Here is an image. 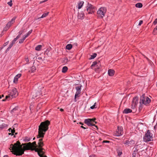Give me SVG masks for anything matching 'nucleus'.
Instances as JSON below:
<instances>
[{"label":"nucleus","mask_w":157,"mask_h":157,"mask_svg":"<svg viewBox=\"0 0 157 157\" xmlns=\"http://www.w3.org/2000/svg\"><path fill=\"white\" fill-rule=\"evenodd\" d=\"M20 144L19 142L17 141L14 144L10 145V149L12 150V152H13L14 155H21L24 154L25 150L30 149L32 150H35L36 152H37L40 157H47L46 156L43 155L44 149L42 147L44 145V144L42 139L39 140L38 147L37 146H33L30 142H29L23 144V149Z\"/></svg>","instance_id":"obj_1"},{"label":"nucleus","mask_w":157,"mask_h":157,"mask_svg":"<svg viewBox=\"0 0 157 157\" xmlns=\"http://www.w3.org/2000/svg\"><path fill=\"white\" fill-rule=\"evenodd\" d=\"M50 124V122L48 121L42 122L39 126L38 134L37 138H43L45 132L48 128V126Z\"/></svg>","instance_id":"obj_2"},{"label":"nucleus","mask_w":157,"mask_h":157,"mask_svg":"<svg viewBox=\"0 0 157 157\" xmlns=\"http://www.w3.org/2000/svg\"><path fill=\"white\" fill-rule=\"evenodd\" d=\"M17 89L13 88L8 92V95L6 96V99H3L2 101H5L6 99L9 100L10 99L16 97L18 95Z\"/></svg>","instance_id":"obj_3"},{"label":"nucleus","mask_w":157,"mask_h":157,"mask_svg":"<svg viewBox=\"0 0 157 157\" xmlns=\"http://www.w3.org/2000/svg\"><path fill=\"white\" fill-rule=\"evenodd\" d=\"M143 140L145 142H148L153 140V135L150 130H148L143 137Z\"/></svg>","instance_id":"obj_4"},{"label":"nucleus","mask_w":157,"mask_h":157,"mask_svg":"<svg viewBox=\"0 0 157 157\" xmlns=\"http://www.w3.org/2000/svg\"><path fill=\"white\" fill-rule=\"evenodd\" d=\"M106 11V7H102L100 8L97 12V16L101 18H103L105 16Z\"/></svg>","instance_id":"obj_5"},{"label":"nucleus","mask_w":157,"mask_h":157,"mask_svg":"<svg viewBox=\"0 0 157 157\" xmlns=\"http://www.w3.org/2000/svg\"><path fill=\"white\" fill-rule=\"evenodd\" d=\"M96 118H94L93 119H85V123L88 126H93L97 128V126L95 125V124H96L97 122L95 121Z\"/></svg>","instance_id":"obj_6"},{"label":"nucleus","mask_w":157,"mask_h":157,"mask_svg":"<svg viewBox=\"0 0 157 157\" xmlns=\"http://www.w3.org/2000/svg\"><path fill=\"white\" fill-rule=\"evenodd\" d=\"M151 102V100L147 97L145 96L144 95L141 97L140 103L141 104L147 105L149 104Z\"/></svg>","instance_id":"obj_7"},{"label":"nucleus","mask_w":157,"mask_h":157,"mask_svg":"<svg viewBox=\"0 0 157 157\" xmlns=\"http://www.w3.org/2000/svg\"><path fill=\"white\" fill-rule=\"evenodd\" d=\"M86 11L88 14H93L95 11V7L90 4L88 3L86 6Z\"/></svg>","instance_id":"obj_8"},{"label":"nucleus","mask_w":157,"mask_h":157,"mask_svg":"<svg viewBox=\"0 0 157 157\" xmlns=\"http://www.w3.org/2000/svg\"><path fill=\"white\" fill-rule=\"evenodd\" d=\"M138 103V98L137 97H135L133 98L132 101L131 105V108L132 109H134Z\"/></svg>","instance_id":"obj_9"},{"label":"nucleus","mask_w":157,"mask_h":157,"mask_svg":"<svg viewBox=\"0 0 157 157\" xmlns=\"http://www.w3.org/2000/svg\"><path fill=\"white\" fill-rule=\"evenodd\" d=\"M123 133V128L122 127H118L115 133V135L117 136H120Z\"/></svg>","instance_id":"obj_10"},{"label":"nucleus","mask_w":157,"mask_h":157,"mask_svg":"<svg viewBox=\"0 0 157 157\" xmlns=\"http://www.w3.org/2000/svg\"><path fill=\"white\" fill-rule=\"evenodd\" d=\"M32 94L33 96L32 98H39L40 97V92H39L38 91L36 92V91H34L33 92Z\"/></svg>","instance_id":"obj_11"},{"label":"nucleus","mask_w":157,"mask_h":157,"mask_svg":"<svg viewBox=\"0 0 157 157\" xmlns=\"http://www.w3.org/2000/svg\"><path fill=\"white\" fill-rule=\"evenodd\" d=\"M16 18V17H13L11 21L8 23L6 25V27L8 28H10L11 26L12 25L14 22Z\"/></svg>","instance_id":"obj_12"},{"label":"nucleus","mask_w":157,"mask_h":157,"mask_svg":"<svg viewBox=\"0 0 157 157\" xmlns=\"http://www.w3.org/2000/svg\"><path fill=\"white\" fill-rule=\"evenodd\" d=\"M124 144L126 145L130 146L134 144L135 142L133 140H131L130 141L127 140L125 141Z\"/></svg>","instance_id":"obj_13"},{"label":"nucleus","mask_w":157,"mask_h":157,"mask_svg":"<svg viewBox=\"0 0 157 157\" xmlns=\"http://www.w3.org/2000/svg\"><path fill=\"white\" fill-rule=\"evenodd\" d=\"M84 17V13L82 12H78V19H83Z\"/></svg>","instance_id":"obj_14"},{"label":"nucleus","mask_w":157,"mask_h":157,"mask_svg":"<svg viewBox=\"0 0 157 157\" xmlns=\"http://www.w3.org/2000/svg\"><path fill=\"white\" fill-rule=\"evenodd\" d=\"M21 74H18L14 77L13 80V82L14 83H16L17 82L18 79L21 76Z\"/></svg>","instance_id":"obj_15"},{"label":"nucleus","mask_w":157,"mask_h":157,"mask_svg":"<svg viewBox=\"0 0 157 157\" xmlns=\"http://www.w3.org/2000/svg\"><path fill=\"white\" fill-rule=\"evenodd\" d=\"M81 93V91H76L75 96V102L77 101V100H76V98L80 96V94Z\"/></svg>","instance_id":"obj_16"},{"label":"nucleus","mask_w":157,"mask_h":157,"mask_svg":"<svg viewBox=\"0 0 157 157\" xmlns=\"http://www.w3.org/2000/svg\"><path fill=\"white\" fill-rule=\"evenodd\" d=\"M84 2L83 1H80L78 3V8L79 9H81L83 6L84 4Z\"/></svg>","instance_id":"obj_17"},{"label":"nucleus","mask_w":157,"mask_h":157,"mask_svg":"<svg viewBox=\"0 0 157 157\" xmlns=\"http://www.w3.org/2000/svg\"><path fill=\"white\" fill-rule=\"evenodd\" d=\"M115 71L112 69H109L108 70V74L109 76H112L114 74Z\"/></svg>","instance_id":"obj_18"},{"label":"nucleus","mask_w":157,"mask_h":157,"mask_svg":"<svg viewBox=\"0 0 157 157\" xmlns=\"http://www.w3.org/2000/svg\"><path fill=\"white\" fill-rule=\"evenodd\" d=\"M8 125L7 124H2L0 125V130H2L6 128Z\"/></svg>","instance_id":"obj_19"},{"label":"nucleus","mask_w":157,"mask_h":157,"mask_svg":"<svg viewBox=\"0 0 157 157\" xmlns=\"http://www.w3.org/2000/svg\"><path fill=\"white\" fill-rule=\"evenodd\" d=\"M132 110L130 109L127 108L124 109L123 111V113H128L132 112Z\"/></svg>","instance_id":"obj_20"},{"label":"nucleus","mask_w":157,"mask_h":157,"mask_svg":"<svg viewBox=\"0 0 157 157\" xmlns=\"http://www.w3.org/2000/svg\"><path fill=\"white\" fill-rule=\"evenodd\" d=\"M135 147V148L136 151H138L140 149L142 148V145H136Z\"/></svg>","instance_id":"obj_21"},{"label":"nucleus","mask_w":157,"mask_h":157,"mask_svg":"<svg viewBox=\"0 0 157 157\" xmlns=\"http://www.w3.org/2000/svg\"><path fill=\"white\" fill-rule=\"evenodd\" d=\"M68 68L67 67L64 66L63 67L62 70V72L64 73H65L67 71Z\"/></svg>","instance_id":"obj_22"},{"label":"nucleus","mask_w":157,"mask_h":157,"mask_svg":"<svg viewBox=\"0 0 157 157\" xmlns=\"http://www.w3.org/2000/svg\"><path fill=\"white\" fill-rule=\"evenodd\" d=\"M42 48V46L41 45H38L35 48V50L36 51H39Z\"/></svg>","instance_id":"obj_23"},{"label":"nucleus","mask_w":157,"mask_h":157,"mask_svg":"<svg viewBox=\"0 0 157 157\" xmlns=\"http://www.w3.org/2000/svg\"><path fill=\"white\" fill-rule=\"evenodd\" d=\"M138 8H141L142 7L143 5L141 3H138L135 5Z\"/></svg>","instance_id":"obj_24"},{"label":"nucleus","mask_w":157,"mask_h":157,"mask_svg":"<svg viewBox=\"0 0 157 157\" xmlns=\"http://www.w3.org/2000/svg\"><path fill=\"white\" fill-rule=\"evenodd\" d=\"M49 13V12H47V13H43L42 15L41 16V17H40V18H43L44 17H46L47 16H48Z\"/></svg>","instance_id":"obj_25"},{"label":"nucleus","mask_w":157,"mask_h":157,"mask_svg":"<svg viewBox=\"0 0 157 157\" xmlns=\"http://www.w3.org/2000/svg\"><path fill=\"white\" fill-rule=\"evenodd\" d=\"M81 85H79L75 87L76 91H81Z\"/></svg>","instance_id":"obj_26"},{"label":"nucleus","mask_w":157,"mask_h":157,"mask_svg":"<svg viewBox=\"0 0 157 157\" xmlns=\"http://www.w3.org/2000/svg\"><path fill=\"white\" fill-rule=\"evenodd\" d=\"M153 33L154 35L157 34V26L156 27L154 28L153 31Z\"/></svg>","instance_id":"obj_27"},{"label":"nucleus","mask_w":157,"mask_h":157,"mask_svg":"<svg viewBox=\"0 0 157 157\" xmlns=\"http://www.w3.org/2000/svg\"><path fill=\"white\" fill-rule=\"evenodd\" d=\"M76 46V44H69V50L71 49V48L72 47V46Z\"/></svg>","instance_id":"obj_28"},{"label":"nucleus","mask_w":157,"mask_h":157,"mask_svg":"<svg viewBox=\"0 0 157 157\" xmlns=\"http://www.w3.org/2000/svg\"><path fill=\"white\" fill-rule=\"evenodd\" d=\"M97 56V54L95 53H94L93 55L91 56V57L90 58V59H94Z\"/></svg>","instance_id":"obj_29"},{"label":"nucleus","mask_w":157,"mask_h":157,"mask_svg":"<svg viewBox=\"0 0 157 157\" xmlns=\"http://www.w3.org/2000/svg\"><path fill=\"white\" fill-rule=\"evenodd\" d=\"M97 62H94L93 63L92 65H91V67H95V66H97L98 65H97Z\"/></svg>","instance_id":"obj_30"},{"label":"nucleus","mask_w":157,"mask_h":157,"mask_svg":"<svg viewBox=\"0 0 157 157\" xmlns=\"http://www.w3.org/2000/svg\"><path fill=\"white\" fill-rule=\"evenodd\" d=\"M32 32V30H31L30 31H29L27 33V34L25 35L27 37H28L30 34H31Z\"/></svg>","instance_id":"obj_31"},{"label":"nucleus","mask_w":157,"mask_h":157,"mask_svg":"<svg viewBox=\"0 0 157 157\" xmlns=\"http://www.w3.org/2000/svg\"><path fill=\"white\" fill-rule=\"evenodd\" d=\"M31 72H34L36 70V68L35 66H32L31 67Z\"/></svg>","instance_id":"obj_32"},{"label":"nucleus","mask_w":157,"mask_h":157,"mask_svg":"<svg viewBox=\"0 0 157 157\" xmlns=\"http://www.w3.org/2000/svg\"><path fill=\"white\" fill-rule=\"evenodd\" d=\"M96 103L95 102L93 105L92 106H91L90 107V109H94V108H96L95 106H96Z\"/></svg>","instance_id":"obj_33"},{"label":"nucleus","mask_w":157,"mask_h":157,"mask_svg":"<svg viewBox=\"0 0 157 157\" xmlns=\"http://www.w3.org/2000/svg\"><path fill=\"white\" fill-rule=\"evenodd\" d=\"M9 132H11L12 133H14L15 132V130L14 129V128H13V129H12L11 128H9Z\"/></svg>","instance_id":"obj_34"},{"label":"nucleus","mask_w":157,"mask_h":157,"mask_svg":"<svg viewBox=\"0 0 157 157\" xmlns=\"http://www.w3.org/2000/svg\"><path fill=\"white\" fill-rule=\"evenodd\" d=\"M7 4L8 5L10 6H12L13 5L12 2V1L10 0V2H8L7 3Z\"/></svg>","instance_id":"obj_35"},{"label":"nucleus","mask_w":157,"mask_h":157,"mask_svg":"<svg viewBox=\"0 0 157 157\" xmlns=\"http://www.w3.org/2000/svg\"><path fill=\"white\" fill-rule=\"evenodd\" d=\"M18 107L17 106L15 107L14 108H13V109L12 110V112H14L16 110L18 109Z\"/></svg>","instance_id":"obj_36"},{"label":"nucleus","mask_w":157,"mask_h":157,"mask_svg":"<svg viewBox=\"0 0 157 157\" xmlns=\"http://www.w3.org/2000/svg\"><path fill=\"white\" fill-rule=\"evenodd\" d=\"M13 45V44H10V45H9V46L6 49L7 51H8L12 47Z\"/></svg>","instance_id":"obj_37"},{"label":"nucleus","mask_w":157,"mask_h":157,"mask_svg":"<svg viewBox=\"0 0 157 157\" xmlns=\"http://www.w3.org/2000/svg\"><path fill=\"white\" fill-rule=\"evenodd\" d=\"M17 39L16 38H14L13 40L12 41L11 44H13V45L15 44V42L17 41Z\"/></svg>","instance_id":"obj_38"},{"label":"nucleus","mask_w":157,"mask_h":157,"mask_svg":"<svg viewBox=\"0 0 157 157\" xmlns=\"http://www.w3.org/2000/svg\"><path fill=\"white\" fill-rule=\"evenodd\" d=\"M63 83H69V81L67 79H64L63 80Z\"/></svg>","instance_id":"obj_39"},{"label":"nucleus","mask_w":157,"mask_h":157,"mask_svg":"<svg viewBox=\"0 0 157 157\" xmlns=\"http://www.w3.org/2000/svg\"><path fill=\"white\" fill-rule=\"evenodd\" d=\"M117 152H118V156H120L122 154V152L121 151H117Z\"/></svg>","instance_id":"obj_40"},{"label":"nucleus","mask_w":157,"mask_h":157,"mask_svg":"<svg viewBox=\"0 0 157 157\" xmlns=\"http://www.w3.org/2000/svg\"><path fill=\"white\" fill-rule=\"evenodd\" d=\"M157 24V18H156L154 21L153 22V24L154 25H155Z\"/></svg>","instance_id":"obj_41"},{"label":"nucleus","mask_w":157,"mask_h":157,"mask_svg":"<svg viewBox=\"0 0 157 157\" xmlns=\"http://www.w3.org/2000/svg\"><path fill=\"white\" fill-rule=\"evenodd\" d=\"M9 43V41H8L7 42H6V43H5L3 45V47H5L6 46L7 44H8Z\"/></svg>","instance_id":"obj_42"},{"label":"nucleus","mask_w":157,"mask_h":157,"mask_svg":"<svg viewBox=\"0 0 157 157\" xmlns=\"http://www.w3.org/2000/svg\"><path fill=\"white\" fill-rule=\"evenodd\" d=\"M143 23V21L141 20L140 21H139V22L138 24L139 25H141Z\"/></svg>","instance_id":"obj_43"},{"label":"nucleus","mask_w":157,"mask_h":157,"mask_svg":"<svg viewBox=\"0 0 157 157\" xmlns=\"http://www.w3.org/2000/svg\"><path fill=\"white\" fill-rule=\"evenodd\" d=\"M27 37L25 35H24V36H23V37L22 38V39L23 40H25V39H26V38H27Z\"/></svg>","instance_id":"obj_44"},{"label":"nucleus","mask_w":157,"mask_h":157,"mask_svg":"<svg viewBox=\"0 0 157 157\" xmlns=\"http://www.w3.org/2000/svg\"><path fill=\"white\" fill-rule=\"evenodd\" d=\"M24 40H23L22 39L20 40L19 41V43L20 44L22 43L23 42Z\"/></svg>","instance_id":"obj_45"},{"label":"nucleus","mask_w":157,"mask_h":157,"mask_svg":"<svg viewBox=\"0 0 157 157\" xmlns=\"http://www.w3.org/2000/svg\"><path fill=\"white\" fill-rule=\"evenodd\" d=\"M66 49L69 50V44H67L66 46Z\"/></svg>","instance_id":"obj_46"},{"label":"nucleus","mask_w":157,"mask_h":157,"mask_svg":"<svg viewBox=\"0 0 157 157\" xmlns=\"http://www.w3.org/2000/svg\"><path fill=\"white\" fill-rule=\"evenodd\" d=\"M103 143H109V141L108 140H104L103 142Z\"/></svg>","instance_id":"obj_47"},{"label":"nucleus","mask_w":157,"mask_h":157,"mask_svg":"<svg viewBox=\"0 0 157 157\" xmlns=\"http://www.w3.org/2000/svg\"><path fill=\"white\" fill-rule=\"evenodd\" d=\"M154 128L155 129H157V124L155 125L154 127Z\"/></svg>","instance_id":"obj_48"},{"label":"nucleus","mask_w":157,"mask_h":157,"mask_svg":"<svg viewBox=\"0 0 157 157\" xmlns=\"http://www.w3.org/2000/svg\"><path fill=\"white\" fill-rule=\"evenodd\" d=\"M20 35H18L17 36V37H16V38L17 39H18L20 37Z\"/></svg>","instance_id":"obj_49"},{"label":"nucleus","mask_w":157,"mask_h":157,"mask_svg":"<svg viewBox=\"0 0 157 157\" xmlns=\"http://www.w3.org/2000/svg\"><path fill=\"white\" fill-rule=\"evenodd\" d=\"M81 127L82 128H83L84 129H86V128H85L83 126H81Z\"/></svg>","instance_id":"obj_50"},{"label":"nucleus","mask_w":157,"mask_h":157,"mask_svg":"<svg viewBox=\"0 0 157 157\" xmlns=\"http://www.w3.org/2000/svg\"><path fill=\"white\" fill-rule=\"evenodd\" d=\"M48 0H44V1H42L41 2H40V3H43V2H44L46 1H48Z\"/></svg>","instance_id":"obj_51"},{"label":"nucleus","mask_w":157,"mask_h":157,"mask_svg":"<svg viewBox=\"0 0 157 157\" xmlns=\"http://www.w3.org/2000/svg\"><path fill=\"white\" fill-rule=\"evenodd\" d=\"M22 32L21 31L19 32V35H21L22 34Z\"/></svg>","instance_id":"obj_52"},{"label":"nucleus","mask_w":157,"mask_h":157,"mask_svg":"<svg viewBox=\"0 0 157 157\" xmlns=\"http://www.w3.org/2000/svg\"><path fill=\"white\" fill-rule=\"evenodd\" d=\"M25 140L26 141H29V140H30L29 139H27V140H26V139H25Z\"/></svg>","instance_id":"obj_53"},{"label":"nucleus","mask_w":157,"mask_h":157,"mask_svg":"<svg viewBox=\"0 0 157 157\" xmlns=\"http://www.w3.org/2000/svg\"><path fill=\"white\" fill-rule=\"evenodd\" d=\"M60 110L61 111V112H62L63 111V109H60Z\"/></svg>","instance_id":"obj_54"},{"label":"nucleus","mask_w":157,"mask_h":157,"mask_svg":"<svg viewBox=\"0 0 157 157\" xmlns=\"http://www.w3.org/2000/svg\"><path fill=\"white\" fill-rule=\"evenodd\" d=\"M33 144L34 145H36V142H33Z\"/></svg>","instance_id":"obj_55"},{"label":"nucleus","mask_w":157,"mask_h":157,"mask_svg":"<svg viewBox=\"0 0 157 157\" xmlns=\"http://www.w3.org/2000/svg\"><path fill=\"white\" fill-rule=\"evenodd\" d=\"M3 157H9L8 155H5Z\"/></svg>","instance_id":"obj_56"},{"label":"nucleus","mask_w":157,"mask_h":157,"mask_svg":"<svg viewBox=\"0 0 157 157\" xmlns=\"http://www.w3.org/2000/svg\"><path fill=\"white\" fill-rule=\"evenodd\" d=\"M79 124H80L82 125H83V124L81 122H79Z\"/></svg>","instance_id":"obj_57"},{"label":"nucleus","mask_w":157,"mask_h":157,"mask_svg":"<svg viewBox=\"0 0 157 157\" xmlns=\"http://www.w3.org/2000/svg\"><path fill=\"white\" fill-rule=\"evenodd\" d=\"M115 1L116 2H117V1H119V0H115Z\"/></svg>","instance_id":"obj_58"},{"label":"nucleus","mask_w":157,"mask_h":157,"mask_svg":"<svg viewBox=\"0 0 157 157\" xmlns=\"http://www.w3.org/2000/svg\"><path fill=\"white\" fill-rule=\"evenodd\" d=\"M4 97V95H2V97Z\"/></svg>","instance_id":"obj_59"},{"label":"nucleus","mask_w":157,"mask_h":157,"mask_svg":"<svg viewBox=\"0 0 157 157\" xmlns=\"http://www.w3.org/2000/svg\"><path fill=\"white\" fill-rule=\"evenodd\" d=\"M38 59H41V57H40V58L39 57L38 58Z\"/></svg>","instance_id":"obj_60"},{"label":"nucleus","mask_w":157,"mask_h":157,"mask_svg":"<svg viewBox=\"0 0 157 157\" xmlns=\"http://www.w3.org/2000/svg\"><path fill=\"white\" fill-rule=\"evenodd\" d=\"M11 134L10 133H9V135H10Z\"/></svg>","instance_id":"obj_61"},{"label":"nucleus","mask_w":157,"mask_h":157,"mask_svg":"<svg viewBox=\"0 0 157 157\" xmlns=\"http://www.w3.org/2000/svg\"><path fill=\"white\" fill-rule=\"evenodd\" d=\"M2 97H1V96L0 95V99Z\"/></svg>","instance_id":"obj_62"},{"label":"nucleus","mask_w":157,"mask_h":157,"mask_svg":"<svg viewBox=\"0 0 157 157\" xmlns=\"http://www.w3.org/2000/svg\"><path fill=\"white\" fill-rule=\"evenodd\" d=\"M132 157H135V156H133Z\"/></svg>","instance_id":"obj_63"},{"label":"nucleus","mask_w":157,"mask_h":157,"mask_svg":"<svg viewBox=\"0 0 157 157\" xmlns=\"http://www.w3.org/2000/svg\"><path fill=\"white\" fill-rule=\"evenodd\" d=\"M156 83H157L156 86H157V82Z\"/></svg>","instance_id":"obj_64"}]
</instances>
